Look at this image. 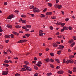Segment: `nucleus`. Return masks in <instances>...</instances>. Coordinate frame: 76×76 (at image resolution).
<instances>
[{
    "label": "nucleus",
    "mask_w": 76,
    "mask_h": 76,
    "mask_svg": "<svg viewBox=\"0 0 76 76\" xmlns=\"http://www.w3.org/2000/svg\"><path fill=\"white\" fill-rule=\"evenodd\" d=\"M74 41L73 39H70L68 41V43H69V44H72L73 42H74Z\"/></svg>",
    "instance_id": "obj_9"
},
{
    "label": "nucleus",
    "mask_w": 76,
    "mask_h": 76,
    "mask_svg": "<svg viewBox=\"0 0 76 76\" xmlns=\"http://www.w3.org/2000/svg\"><path fill=\"white\" fill-rule=\"evenodd\" d=\"M61 53V50H60L57 52V54L59 55H60Z\"/></svg>",
    "instance_id": "obj_16"
},
{
    "label": "nucleus",
    "mask_w": 76,
    "mask_h": 76,
    "mask_svg": "<svg viewBox=\"0 0 76 76\" xmlns=\"http://www.w3.org/2000/svg\"><path fill=\"white\" fill-rule=\"evenodd\" d=\"M29 29L28 28H26L25 30V31L26 32H28V31H29Z\"/></svg>",
    "instance_id": "obj_50"
},
{
    "label": "nucleus",
    "mask_w": 76,
    "mask_h": 76,
    "mask_svg": "<svg viewBox=\"0 0 76 76\" xmlns=\"http://www.w3.org/2000/svg\"><path fill=\"white\" fill-rule=\"evenodd\" d=\"M26 27L27 28H31V25H26Z\"/></svg>",
    "instance_id": "obj_11"
},
{
    "label": "nucleus",
    "mask_w": 76,
    "mask_h": 76,
    "mask_svg": "<svg viewBox=\"0 0 76 76\" xmlns=\"http://www.w3.org/2000/svg\"><path fill=\"white\" fill-rule=\"evenodd\" d=\"M44 60L45 61H47V62L48 63V62H49V61H50V58H47V59H45Z\"/></svg>",
    "instance_id": "obj_13"
},
{
    "label": "nucleus",
    "mask_w": 76,
    "mask_h": 76,
    "mask_svg": "<svg viewBox=\"0 0 76 76\" xmlns=\"http://www.w3.org/2000/svg\"><path fill=\"white\" fill-rule=\"evenodd\" d=\"M41 18H45V15L44 14H41L40 15Z\"/></svg>",
    "instance_id": "obj_39"
},
{
    "label": "nucleus",
    "mask_w": 76,
    "mask_h": 76,
    "mask_svg": "<svg viewBox=\"0 0 76 76\" xmlns=\"http://www.w3.org/2000/svg\"><path fill=\"white\" fill-rule=\"evenodd\" d=\"M46 75L47 76H51V75H52V73L51 72L48 73H47Z\"/></svg>",
    "instance_id": "obj_20"
},
{
    "label": "nucleus",
    "mask_w": 76,
    "mask_h": 76,
    "mask_svg": "<svg viewBox=\"0 0 76 76\" xmlns=\"http://www.w3.org/2000/svg\"><path fill=\"white\" fill-rule=\"evenodd\" d=\"M41 64H42V62L41 61H38V63L36 64L37 66H38V67H40L41 66Z\"/></svg>",
    "instance_id": "obj_3"
},
{
    "label": "nucleus",
    "mask_w": 76,
    "mask_h": 76,
    "mask_svg": "<svg viewBox=\"0 0 76 76\" xmlns=\"http://www.w3.org/2000/svg\"><path fill=\"white\" fill-rule=\"evenodd\" d=\"M32 63H34V64H36L37 63V61H32Z\"/></svg>",
    "instance_id": "obj_60"
},
{
    "label": "nucleus",
    "mask_w": 76,
    "mask_h": 76,
    "mask_svg": "<svg viewBox=\"0 0 76 76\" xmlns=\"http://www.w3.org/2000/svg\"><path fill=\"white\" fill-rule=\"evenodd\" d=\"M15 75V76H20V74L18 73H16Z\"/></svg>",
    "instance_id": "obj_54"
},
{
    "label": "nucleus",
    "mask_w": 76,
    "mask_h": 76,
    "mask_svg": "<svg viewBox=\"0 0 76 76\" xmlns=\"http://www.w3.org/2000/svg\"><path fill=\"white\" fill-rule=\"evenodd\" d=\"M13 34H11L10 35V37H11V38H14V37L13 36Z\"/></svg>",
    "instance_id": "obj_52"
},
{
    "label": "nucleus",
    "mask_w": 76,
    "mask_h": 76,
    "mask_svg": "<svg viewBox=\"0 0 76 76\" xmlns=\"http://www.w3.org/2000/svg\"><path fill=\"white\" fill-rule=\"evenodd\" d=\"M4 37L6 38H10V35H5Z\"/></svg>",
    "instance_id": "obj_10"
},
{
    "label": "nucleus",
    "mask_w": 76,
    "mask_h": 76,
    "mask_svg": "<svg viewBox=\"0 0 76 76\" xmlns=\"http://www.w3.org/2000/svg\"><path fill=\"white\" fill-rule=\"evenodd\" d=\"M18 43H22V40H20L18 41Z\"/></svg>",
    "instance_id": "obj_55"
},
{
    "label": "nucleus",
    "mask_w": 76,
    "mask_h": 76,
    "mask_svg": "<svg viewBox=\"0 0 76 76\" xmlns=\"http://www.w3.org/2000/svg\"><path fill=\"white\" fill-rule=\"evenodd\" d=\"M68 72L70 73V74H72V72L70 71V70H69L68 71Z\"/></svg>",
    "instance_id": "obj_46"
},
{
    "label": "nucleus",
    "mask_w": 76,
    "mask_h": 76,
    "mask_svg": "<svg viewBox=\"0 0 76 76\" xmlns=\"http://www.w3.org/2000/svg\"><path fill=\"white\" fill-rule=\"evenodd\" d=\"M13 18H15V15H10L7 18V19H11Z\"/></svg>",
    "instance_id": "obj_1"
},
{
    "label": "nucleus",
    "mask_w": 76,
    "mask_h": 76,
    "mask_svg": "<svg viewBox=\"0 0 76 76\" xmlns=\"http://www.w3.org/2000/svg\"><path fill=\"white\" fill-rule=\"evenodd\" d=\"M21 17L22 18H26V15L24 14H23L21 15Z\"/></svg>",
    "instance_id": "obj_37"
},
{
    "label": "nucleus",
    "mask_w": 76,
    "mask_h": 76,
    "mask_svg": "<svg viewBox=\"0 0 76 76\" xmlns=\"http://www.w3.org/2000/svg\"><path fill=\"white\" fill-rule=\"evenodd\" d=\"M27 70H28V71H32V69L30 67H28L27 69Z\"/></svg>",
    "instance_id": "obj_34"
},
{
    "label": "nucleus",
    "mask_w": 76,
    "mask_h": 76,
    "mask_svg": "<svg viewBox=\"0 0 76 76\" xmlns=\"http://www.w3.org/2000/svg\"><path fill=\"white\" fill-rule=\"evenodd\" d=\"M24 64L26 65H28L29 64V63L28 61H24Z\"/></svg>",
    "instance_id": "obj_14"
},
{
    "label": "nucleus",
    "mask_w": 76,
    "mask_h": 76,
    "mask_svg": "<svg viewBox=\"0 0 76 76\" xmlns=\"http://www.w3.org/2000/svg\"><path fill=\"white\" fill-rule=\"evenodd\" d=\"M69 63V60L66 61L65 62V63H66V64H68V63Z\"/></svg>",
    "instance_id": "obj_57"
},
{
    "label": "nucleus",
    "mask_w": 76,
    "mask_h": 76,
    "mask_svg": "<svg viewBox=\"0 0 76 76\" xmlns=\"http://www.w3.org/2000/svg\"><path fill=\"white\" fill-rule=\"evenodd\" d=\"M55 60V61H57V63H60V60H58V59H56Z\"/></svg>",
    "instance_id": "obj_18"
},
{
    "label": "nucleus",
    "mask_w": 76,
    "mask_h": 76,
    "mask_svg": "<svg viewBox=\"0 0 76 76\" xmlns=\"http://www.w3.org/2000/svg\"><path fill=\"white\" fill-rule=\"evenodd\" d=\"M34 69H35L36 70H38V67L37 66H34Z\"/></svg>",
    "instance_id": "obj_33"
},
{
    "label": "nucleus",
    "mask_w": 76,
    "mask_h": 76,
    "mask_svg": "<svg viewBox=\"0 0 76 76\" xmlns=\"http://www.w3.org/2000/svg\"><path fill=\"white\" fill-rule=\"evenodd\" d=\"M49 28L50 30H53V27L52 26H50L49 27Z\"/></svg>",
    "instance_id": "obj_47"
},
{
    "label": "nucleus",
    "mask_w": 76,
    "mask_h": 76,
    "mask_svg": "<svg viewBox=\"0 0 76 76\" xmlns=\"http://www.w3.org/2000/svg\"><path fill=\"white\" fill-rule=\"evenodd\" d=\"M34 6L33 5H31L30 7V9H34Z\"/></svg>",
    "instance_id": "obj_38"
},
{
    "label": "nucleus",
    "mask_w": 76,
    "mask_h": 76,
    "mask_svg": "<svg viewBox=\"0 0 76 76\" xmlns=\"http://www.w3.org/2000/svg\"><path fill=\"white\" fill-rule=\"evenodd\" d=\"M5 41L6 43H8V42H9V40H6Z\"/></svg>",
    "instance_id": "obj_59"
},
{
    "label": "nucleus",
    "mask_w": 76,
    "mask_h": 76,
    "mask_svg": "<svg viewBox=\"0 0 76 76\" xmlns=\"http://www.w3.org/2000/svg\"><path fill=\"white\" fill-rule=\"evenodd\" d=\"M46 15H52V12H47L46 13Z\"/></svg>",
    "instance_id": "obj_15"
},
{
    "label": "nucleus",
    "mask_w": 76,
    "mask_h": 76,
    "mask_svg": "<svg viewBox=\"0 0 76 76\" xmlns=\"http://www.w3.org/2000/svg\"><path fill=\"white\" fill-rule=\"evenodd\" d=\"M40 12V10L39 9L36 10V11H35L36 13H39Z\"/></svg>",
    "instance_id": "obj_40"
},
{
    "label": "nucleus",
    "mask_w": 76,
    "mask_h": 76,
    "mask_svg": "<svg viewBox=\"0 0 76 76\" xmlns=\"http://www.w3.org/2000/svg\"><path fill=\"white\" fill-rule=\"evenodd\" d=\"M38 8H37L34 7L33 9V12L34 13H36V11L37 10V9Z\"/></svg>",
    "instance_id": "obj_12"
},
{
    "label": "nucleus",
    "mask_w": 76,
    "mask_h": 76,
    "mask_svg": "<svg viewBox=\"0 0 76 76\" xmlns=\"http://www.w3.org/2000/svg\"><path fill=\"white\" fill-rule=\"evenodd\" d=\"M64 71H59L57 72L58 74H63Z\"/></svg>",
    "instance_id": "obj_5"
},
{
    "label": "nucleus",
    "mask_w": 76,
    "mask_h": 76,
    "mask_svg": "<svg viewBox=\"0 0 76 76\" xmlns=\"http://www.w3.org/2000/svg\"><path fill=\"white\" fill-rule=\"evenodd\" d=\"M4 62L5 63H7V64H8V63H9V61H8L7 60H6L4 61Z\"/></svg>",
    "instance_id": "obj_36"
},
{
    "label": "nucleus",
    "mask_w": 76,
    "mask_h": 76,
    "mask_svg": "<svg viewBox=\"0 0 76 76\" xmlns=\"http://www.w3.org/2000/svg\"><path fill=\"white\" fill-rule=\"evenodd\" d=\"M69 57L70 58H73V57H74V56L73 55H70Z\"/></svg>",
    "instance_id": "obj_27"
},
{
    "label": "nucleus",
    "mask_w": 76,
    "mask_h": 76,
    "mask_svg": "<svg viewBox=\"0 0 76 76\" xmlns=\"http://www.w3.org/2000/svg\"><path fill=\"white\" fill-rule=\"evenodd\" d=\"M3 66L5 67H9V64H4Z\"/></svg>",
    "instance_id": "obj_17"
},
{
    "label": "nucleus",
    "mask_w": 76,
    "mask_h": 76,
    "mask_svg": "<svg viewBox=\"0 0 76 76\" xmlns=\"http://www.w3.org/2000/svg\"><path fill=\"white\" fill-rule=\"evenodd\" d=\"M22 28L23 29H27V28H26V26H23L22 27Z\"/></svg>",
    "instance_id": "obj_41"
},
{
    "label": "nucleus",
    "mask_w": 76,
    "mask_h": 76,
    "mask_svg": "<svg viewBox=\"0 0 76 76\" xmlns=\"http://www.w3.org/2000/svg\"><path fill=\"white\" fill-rule=\"evenodd\" d=\"M38 75V73H36L35 74L34 76H37Z\"/></svg>",
    "instance_id": "obj_63"
},
{
    "label": "nucleus",
    "mask_w": 76,
    "mask_h": 76,
    "mask_svg": "<svg viewBox=\"0 0 76 76\" xmlns=\"http://www.w3.org/2000/svg\"><path fill=\"white\" fill-rule=\"evenodd\" d=\"M8 73L9 72L8 71L7 72L6 71H5V74L3 75H7V74H8Z\"/></svg>",
    "instance_id": "obj_45"
},
{
    "label": "nucleus",
    "mask_w": 76,
    "mask_h": 76,
    "mask_svg": "<svg viewBox=\"0 0 76 76\" xmlns=\"http://www.w3.org/2000/svg\"><path fill=\"white\" fill-rule=\"evenodd\" d=\"M12 33L13 34H14V35H17V36L19 35V33L15 31H13L12 32Z\"/></svg>",
    "instance_id": "obj_8"
},
{
    "label": "nucleus",
    "mask_w": 76,
    "mask_h": 76,
    "mask_svg": "<svg viewBox=\"0 0 76 76\" xmlns=\"http://www.w3.org/2000/svg\"><path fill=\"white\" fill-rule=\"evenodd\" d=\"M53 45L54 47H57L58 46V45L55 42L53 43Z\"/></svg>",
    "instance_id": "obj_7"
},
{
    "label": "nucleus",
    "mask_w": 76,
    "mask_h": 76,
    "mask_svg": "<svg viewBox=\"0 0 76 76\" xmlns=\"http://www.w3.org/2000/svg\"><path fill=\"white\" fill-rule=\"evenodd\" d=\"M27 69H25V68H23L21 69V71L22 72H24V71H26Z\"/></svg>",
    "instance_id": "obj_25"
},
{
    "label": "nucleus",
    "mask_w": 76,
    "mask_h": 76,
    "mask_svg": "<svg viewBox=\"0 0 76 76\" xmlns=\"http://www.w3.org/2000/svg\"><path fill=\"white\" fill-rule=\"evenodd\" d=\"M25 35L27 37H29L30 36V34H29L28 33L26 34H25Z\"/></svg>",
    "instance_id": "obj_31"
},
{
    "label": "nucleus",
    "mask_w": 76,
    "mask_h": 76,
    "mask_svg": "<svg viewBox=\"0 0 76 76\" xmlns=\"http://www.w3.org/2000/svg\"><path fill=\"white\" fill-rule=\"evenodd\" d=\"M74 45H75V42H73L72 44H71L70 45V46L71 47H73V46H74Z\"/></svg>",
    "instance_id": "obj_21"
},
{
    "label": "nucleus",
    "mask_w": 76,
    "mask_h": 76,
    "mask_svg": "<svg viewBox=\"0 0 76 76\" xmlns=\"http://www.w3.org/2000/svg\"><path fill=\"white\" fill-rule=\"evenodd\" d=\"M50 54L51 56V57H54V53H50Z\"/></svg>",
    "instance_id": "obj_26"
},
{
    "label": "nucleus",
    "mask_w": 76,
    "mask_h": 76,
    "mask_svg": "<svg viewBox=\"0 0 76 76\" xmlns=\"http://www.w3.org/2000/svg\"><path fill=\"white\" fill-rule=\"evenodd\" d=\"M47 8H45L44 10H43V13L45 12H46V11H47Z\"/></svg>",
    "instance_id": "obj_24"
},
{
    "label": "nucleus",
    "mask_w": 76,
    "mask_h": 76,
    "mask_svg": "<svg viewBox=\"0 0 76 76\" xmlns=\"http://www.w3.org/2000/svg\"><path fill=\"white\" fill-rule=\"evenodd\" d=\"M58 7H59V8H58V9H61V8H62V6L61 5H59Z\"/></svg>",
    "instance_id": "obj_30"
},
{
    "label": "nucleus",
    "mask_w": 76,
    "mask_h": 76,
    "mask_svg": "<svg viewBox=\"0 0 76 76\" xmlns=\"http://www.w3.org/2000/svg\"><path fill=\"white\" fill-rule=\"evenodd\" d=\"M29 15H31L32 17H34V16H35V15H34V14H29Z\"/></svg>",
    "instance_id": "obj_48"
},
{
    "label": "nucleus",
    "mask_w": 76,
    "mask_h": 76,
    "mask_svg": "<svg viewBox=\"0 0 76 76\" xmlns=\"http://www.w3.org/2000/svg\"><path fill=\"white\" fill-rule=\"evenodd\" d=\"M22 43H23V42H27V40L26 39H23L22 40Z\"/></svg>",
    "instance_id": "obj_22"
},
{
    "label": "nucleus",
    "mask_w": 76,
    "mask_h": 76,
    "mask_svg": "<svg viewBox=\"0 0 76 76\" xmlns=\"http://www.w3.org/2000/svg\"><path fill=\"white\" fill-rule=\"evenodd\" d=\"M6 26L7 28H10L11 29H12V26H11V25H7Z\"/></svg>",
    "instance_id": "obj_6"
},
{
    "label": "nucleus",
    "mask_w": 76,
    "mask_h": 76,
    "mask_svg": "<svg viewBox=\"0 0 76 76\" xmlns=\"http://www.w3.org/2000/svg\"><path fill=\"white\" fill-rule=\"evenodd\" d=\"M69 63H70L71 64L73 63V61L72 59H70L69 60Z\"/></svg>",
    "instance_id": "obj_35"
},
{
    "label": "nucleus",
    "mask_w": 76,
    "mask_h": 76,
    "mask_svg": "<svg viewBox=\"0 0 76 76\" xmlns=\"http://www.w3.org/2000/svg\"><path fill=\"white\" fill-rule=\"evenodd\" d=\"M56 25H61V26H63L65 25V23H58L57 22V23H56Z\"/></svg>",
    "instance_id": "obj_2"
},
{
    "label": "nucleus",
    "mask_w": 76,
    "mask_h": 76,
    "mask_svg": "<svg viewBox=\"0 0 76 76\" xmlns=\"http://www.w3.org/2000/svg\"><path fill=\"white\" fill-rule=\"evenodd\" d=\"M52 19H56V17L54 16L52 18Z\"/></svg>",
    "instance_id": "obj_64"
},
{
    "label": "nucleus",
    "mask_w": 76,
    "mask_h": 76,
    "mask_svg": "<svg viewBox=\"0 0 76 76\" xmlns=\"http://www.w3.org/2000/svg\"><path fill=\"white\" fill-rule=\"evenodd\" d=\"M58 6H59V5L57 4H56L54 5V7L55 9H58V8H59Z\"/></svg>",
    "instance_id": "obj_4"
},
{
    "label": "nucleus",
    "mask_w": 76,
    "mask_h": 76,
    "mask_svg": "<svg viewBox=\"0 0 76 76\" xmlns=\"http://www.w3.org/2000/svg\"><path fill=\"white\" fill-rule=\"evenodd\" d=\"M15 28H21V26H20L19 25H17L15 26Z\"/></svg>",
    "instance_id": "obj_29"
},
{
    "label": "nucleus",
    "mask_w": 76,
    "mask_h": 76,
    "mask_svg": "<svg viewBox=\"0 0 76 76\" xmlns=\"http://www.w3.org/2000/svg\"><path fill=\"white\" fill-rule=\"evenodd\" d=\"M68 28H69V30H72V29H73V28H72V27L69 26L68 27Z\"/></svg>",
    "instance_id": "obj_44"
},
{
    "label": "nucleus",
    "mask_w": 76,
    "mask_h": 76,
    "mask_svg": "<svg viewBox=\"0 0 76 76\" xmlns=\"http://www.w3.org/2000/svg\"><path fill=\"white\" fill-rule=\"evenodd\" d=\"M50 61L51 62H52V63H53V62H54V59H53L52 58H51L50 59Z\"/></svg>",
    "instance_id": "obj_49"
},
{
    "label": "nucleus",
    "mask_w": 76,
    "mask_h": 76,
    "mask_svg": "<svg viewBox=\"0 0 76 76\" xmlns=\"http://www.w3.org/2000/svg\"><path fill=\"white\" fill-rule=\"evenodd\" d=\"M15 12L16 13L18 14L19 13V11L17 10H15Z\"/></svg>",
    "instance_id": "obj_56"
},
{
    "label": "nucleus",
    "mask_w": 76,
    "mask_h": 76,
    "mask_svg": "<svg viewBox=\"0 0 76 76\" xmlns=\"http://www.w3.org/2000/svg\"><path fill=\"white\" fill-rule=\"evenodd\" d=\"M42 32H43V31L42 30H40L39 31V34H41V33H42Z\"/></svg>",
    "instance_id": "obj_53"
},
{
    "label": "nucleus",
    "mask_w": 76,
    "mask_h": 76,
    "mask_svg": "<svg viewBox=\"0 0 76 76\" xmlns=\"http://www.w3.org/2000/svg\"><path fill=\"white\" fill-rule=\"evenodd\" d=\"M59 34H60V33L58 32L55 34V35H59Z\"/></svg>",
    "instance_id": "obj_61"
},
{
    "label": "nucleus",
    "mask_w": 76,
    "mask_h": 76,
    "mask_svg": "<svg viewBox=\"0 0 76 76\" xmlns=\"http://www.w3.org/2000/svg\"><path fill=\"white\" fill-rule=\"evenodd\" d=\"M63 29H64V30H68V27H66V26H64L63 27Z\"/></svg>",
    "instance_id": "obj_28"
},
{
    "label": "nucleus",
    "mask_w": 76,
    "mask_h": 76,
    "mask_svg": "<svg viewBox=\"0 0 76 76\" xmlns=\"http://www.w3.org/2000/svg\"><path fill=\"white\" fill-rule=\"evenodd\" d=\"M5 71H3L2 72V75H4V74H5Z\"/></svg>",
    "instance_id": "obj_51"
},
{
    "label": "nucleus",
    "mask_w": 76,
    "mask_h": 76,
    "mask_svg": "<svg viewBox=\"0 0 76 76\" xmlns=\"http://www.w3.org/2000/svg\"><path fill=\"white\" fill-rule=\"evenodd\" d=\"M48 6H49V7H52V6H53V4H52L51 3H48Z\"/></svg>",
    "instance_id": "obj_23"
},
{
    "label": "nucleus",
    "mask_w": 76,
    "mask_h": 76,
    "mask_svg": "<svg viewBox=\"0 0 76 76\" xmlns=\"http://www.w3.org/2000/svg\"><path fill=\"white\" fill-rule=\"evenodd\" d=\"M73 39H74V40H76V37L75 36H73L72 37Z\"/></svg>",
    "instance_id": "obj_43"
},
{
    "label": "nucleus",
    "mask_w": 76,
    "mask_h": 76,
    "mask_svg": "<svg viewBox=\"0 0 76 76\" xmlns=\"http://www.w3.org/2000/svg\"><path fill=\"white\" fill-rule=\"evenodd\" d=\"M50 67H52V68H54V66H53V65L51 64H50Z\"/></svg>",
    "instance_id": "obj_42"
},
{
    "label": "nucleus",
    "mask_w": 76,
    "mask_h": 76,
    "mask_svg": "<svg viewBox=\"0 0 76 76\" xmlns=\"http://www.w3.org/2000/svg\"><path fill=\"white\" fill-rule=\"evenodd\" d=\"M4 6L7 5V2H4Z\"/></svg>",
    "instance_id": "obj_58"
},
{
    "label": "nucleus",
    "mask_w": 76,
    "mask_h": 76,
    "mask_svg": "<svg viewBox=\"0 0 76 76\" xmlns=\"http://www.w3.org/2000/svg\"><path fill=\"white\" fill-rule=\"evenodd\" d=\"M21 22L23 23H26V20H23Z\"/></svg>",
    "instance_id": "obj_19"
},
{
    "label": "nucleus",
    "mask_w": 76,
    "mask_h": 76,
    "mask_svg": "<svg viewBox=\"0 0 76 76\" xmlns=\"http://www.w3.org/2000/svg\"><path fill=\"white\" fill-rule=\"evenodd\" d=\"M23 67H24V68H25V69H28V66L27 65H24Z\"/></svg>",
    "instance_id": "obj_32"
},
{
    "label": "nucleus",
    "mask_w": 76,
    "mask_h": 76,
    "mask_svg": "<svg viewBox=\"0 0 76 76\" xmlns=\"http://www.w3.org/2000/svg\"><path fill=\"white\" fill-rule=\"evenodd\" d=\"M69 18H67L65 19V21L66 22H68L69 21Z\"/></svg>",
    "instance_id": "obj_62"
}]
</instances>
